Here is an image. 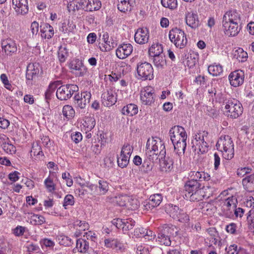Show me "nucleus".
Wrapping results in <instances>:
<instances>
[{"label":"nucleus","instance_id":"obj_4","mask_svg":"<svg viewBox=\"0 0 254 254\" xmlns=\"http://www.w3.org/2000/svg\"><path fill=\"white\" fill-rule=\"evenodd\" d=\"M169 38L175 46L180 49L185 48L187 44V38L184 31L180 28H175L170 30Z\"/></svg>","mask_w":254,"mask_h":254},{"label":"nucleus","instance_id":"obj_28","mask_svg":"<svg viewBox=\"0 0 254 254\" xmlns=\"http://www.w3.org/2000/svg\"><path fill=\"white\" fill-rule=\"evenodd\" d=\"M89 248V243L87 241L82 239H78L76 240V247L73 249V252L85 254L87 252Z\"/></svg>","mask_w":254,"mask_h":254},{"label":"nucleus","instance_id":"obj_13","mask_svg":"<svg viewBox=\"0 0 254 254\" xmlns=\"http://www.w3.org/2000/svg\"><path fill=\"white\" fill-rule=\"evenodd\" d=\"M116 91L113 89H108L102 94V102L103 104L107 107L114 105L117 100Z\"/></svg>","mask_w":254,"mask_h":254},{"label":"nucleus","instance_id":"obj_14","mask_svg":"<svg viewBox=\"0 0 254 254\" xmlns=\"http://www.w3.org/2000/svg\"><path fill=\"white\" fill-rule=\"evenodd\" d=\"M244 78V72L241 70H237L232 72L229 75L230 84L236 87L243 84Z\"/></svg>","mask_w":254,"mask_h":254},{"label":"nucleus","instance_id":"obj_58","mask_svg":"<svg viewBox=\"0 0 254 254\" xmlns=\"http://www.w3.org/2000/svg\"><path fill=\"white\" fill-rule=\"evenodd\" d=\"M44 184L49 192H52L56 190L55 185L53 180L50 177L45 180Z\"/></svg>","mask_w":254,"mask_h":254},{"label":"nucleus","instance_id":"obj_49","mask_svg":"<svg viewBox=\"0 0 254 254\" xmlns=\"http://www.w3.org/2000/svg\"><path fill=\"white\" fill-rule=\"evenodd\" d=\"M68 56V50L65 47L61 46L58 51V57L60 62L64 63L65 61Z\"/></svg>","mask_w":254,"mask_h":254},{"label":"nucleus","instance_id":"obj_29","mask_svg":"<svg viewBox=\"0 0 254 254\" xmlns=\"http://www.w3.org/2000/svg\"><path fill=\"white\" fill-rule=\"evenodd\" d=\"M204 196V191L199 189L194 192L189 194V193H185L184 197L190 201H199L203 199Z\"/></svg>","mask_w":254,"mask_h":254},{"label":"nucleus","instance_id":"obj_10","mask_svg":"<svg viewBox=\"0 0 254 254\" xmlns=\"http://www.w3.org/2000/svg\"><path fill=\"white\" fill-rule=\"evenodd\" d=\"M169 136L172 143L187 140V135L184 127L179 126L172 127L169 131Z\"/></svg>","mask_w":254,"mask_h":254},{"label":"nucleus","instance_id":"obj_64","mask_svg":"<svg viewBox=\"0 0 254 254\" xmlns=\"http://www.w3.org/2000/svg\"><path fill=\"white\" fill-rule=\"evenodd\" d=\"M132 151V147L129 144H127L123 146L121 153L122 154H125V155L128 156L130 157Z\"/></svg>","mask_w":254,"mask_h":254},{"label":"nucleus","instance_id":"obj_24","mask_svg":"<svg viewBox=\"0 0 254 254\" xmlns=\"http://www.w3.org/2000/svg\"><path fill=\"white\" fill-rule=\"evenodd\" d=\"M241 20V14L236 10L232 9L226 12L223 17V21L228 22H239Z\"/></svg>","mask_w":254,"mask_h":254},{"label":"nucleus","instance_id":"obj_54","mask_svg":"<svg viewBox=\"0 0 254 254\" xmlns=\"http://www.w3.org/2000/svg\"><path fill=\"white\" fill-rule=\"evenodd\" d=\"M2 148L7 153L13 154L16 152L15 147L9 142L3 143Z\"/></svg>","mask_w":254,"mask_h":254},{"label":"nucleus","instance_id":"obj_7","mask_svg":"<svg viewBox=\"0 0 254 254\" xmlns=\"http://www.w3.org/2000/svg\"><path fill=\"white\" fill-rule=\"evenodd\" d=\"M137 72L139 78L142 80H150L154 78L152 66L147 62L138 63L137 65Z\"/></svg>","mask_w":254,"mask_h":254},{"label":"nucleus","instance_id":"obj_23","mask_svg":"<svg viewBox=\"0 0 254 254\" xmlns=\"http://www.w3.org/2000/svg\"><path fill=\"white\" fill-rule=\"evenodd\" d=\"M80 4L85 6L86 11H93L99 10L101 7V2L99 0H83Z\"/></svg>","mask_w":254,"mask_h":254},{"label":"nucleus","instance_id":"obj_32","mask_svg":"<svg viewBox=\"0 0 254 254\" xmlns=\"http://www.w3.org/2000/svg\"><path fill=\"white\" fill-rule=\"evenodd\" d=\"M41 36L45 38L50 39L54 34L53 27L48 23H45L41 26Z\"/></svg>","mask_w":254,"mask_h":254},{"label":"nucleus","instance_id":"obj_34","mask_svg":"<svg viewBox=\"0 0 254 254\" xmlns=\"http://www.w3.org/2000/svg\"><path fill=\"white\" fill-rule=\"evenodd\" d=\"M61 84L60 81H56L53 83H51L49 85L48 88L47 89L45 93V99L47 103H49V101L51 99L52 95L54 93L55 90L60 86Z\"/></svg>","mask_w":254,"mask_h":254},{"label":"nucleus","instance_id":"obj_6","mask_svg":"<svg viewBox=\"0 0 254 254\" xmlns=\"http://www.w3.org/2000/svg\"><path fill=\"white\" fill-rule=\"evenodd\" d=\"M57 89V97L63 101L70 98L73 93L78 90V87L75 84H68L58 87Z\"/></svg>","mask_w":254,"mask_h":254},{"label":"nucleus","instance_id":"obj_41","mask_svg":"<svg viewBox=\"0 0 254 254\" xmlns=\"http://www.w3.org/2000/svg\"><path fill=\"white\" fill-rule=\"evenodd\" d=\"M243 186L249 191L254 190V173L243 179Z\"/></svg>","mask_w":254,"mask_h":254},{"label":"nucleus","instance_id":"obj_36","mask_svg":"<svg viewBox=\"0 0 254 254\" xmlns=\"http://www.w3.org/2000/svg\"><path fill=\"white\" fill-rule=\"evenodd\" d=\"M166 211L171 217L174 219H177L180 217L181 211L182 209L175 205L169 204L166 206Z\"/></svg>","mask_w":254,"mask_h":254},{"label":"nucleus","instance_id":"obj_52","mask_svg":"<svg viewBox=\"0 0 254 254\" xmlns=\"http://www.w3.org/2000/svg\"><path fill=\"white\" fill-rule=\"evenodd\" d=\"M162 5L170 9H174L177 8L178 3L177 0H161Z\"/></svg>","mask_w":254,"mask_h":254},{"label":"nucleus","instance_id":"obj_27","mask_svg":"<svg viewBox=\"0 0 254 254\" xmlns=\"http://www.w3.org/2000/svg\"><path fill=\"white\" fill-rule=\"evenodd\" d=\"M164 158L160 161V169L162 172H171L174 168V161L172 158L169 156H166L165 155L163 156Z\"/></svg>","mask_w":254,"mask_h":254},{"label":"nucleus","instance_id":"obj_62","mask_svg":"<svg viewBox=\"0 0 254 254\" xmlns=\"http://www.w3.org/2000/svg\"><path fill=\"white\" fill-rule=\"evenodd\" d=\"M197 60L194 54H190L188 55L186 59V64L190 68L195 65Z\"/></svg>","mask_w":254,"mask_h":254},{"label":"nucleus","instance_id":"obj_51","mask_svg":"<svg viewBox=\"0 0 254 254\" xmlns=\"http://www.w3.org/2000/svg\"><path fill=\"white\" fill-rule=\"evenodd\" d=\"M130 157L121 153L120 156L118 158V164L119 167L123 168L126 167L129 163Z\"/></svg>","mask_w":254,"mask_h":254},{"label":"nucleus","instance_id":"obj_55","mask_svg":"<svg viewBox=\"0 0 254 254\" xmlns=\"http://www.w3.org/2000/svg\"><path fill=\"white\" fill-rule=\"evenodd\" d=\"M247 220L250 229L253 231L254 233V209H252L249 211L247 216Z\"/></svg>","mask_w":254,"mask_h":254},{"label":"nucleus","instance_id":"obj_21","mask_svg":"<svg viewBox=\"0 0 254 254\" xmlns=\"http://www.w3.org/2000/svg\"><path fill=\"white\" fill-rule=\"evenodd\" d=\"M69 68L75 71L74 73L78 76H83L87 71L85 66L84 65L82 61L79 59H76L71 62L69 64Z\"/></svg>","mask_w":254,"mask_h":254},{"label":"nucleus","instance_id":"obj_5","mask_svg":"<svg viewBox=\"0 0 254 254\" xmlns=\"http://www.w3.org/2000/svg\"><path fill=\"white\" fill-rule=\"evenodd\" d=\"M91 93L89 90H81L80 93L76 94L74 96L73 104L77 110H84L89 105Z\"/></svg>","mask_w":254,"mask_h":254},{"label":"nucleus","instance_id":"obj_12","mask_svg":"<svg viewBox=\"0 0 254 254\" xmlns=\"http://www.w3.org/2000/svg\"><path fill=\"white\" fill-rule=\"evenodd\" d=\"M112 224L117 228H122L124 233L132 229L134 226L135 222L131 218L114 219Z\"/></svg>","mask_w":254,"mask_h":254},{"label":"nucleus","instance_id":"obj_45","mask_svg":"<svg viewBox=\"0 0 254 254\" xmlns=\"http://www.w3.org/2000/svg\"><path fill=\"white\" fill-rule=\"evenodd\" d=\"M95 124L96 122L94 117H85L82 124L83 126L86 128L87 131L91 130L93 129L94 127Z\"/></svg>","mask_w":254,"mask_h":254},{"label":"nucleus","instance_id":"obj_1","mask_svg":"<svg viewBox=\"0 0 254 254\" xmlns=\"http://www.w3.org/2000/svg\"><path fill=\"white\" fill-rule=\"evenodd\" d=\"M216 147L225 159L230 160L234 155V143L229 135L221 136L217 141Z\"/></svg>","mask_w":254,"mask_h":254},{"label":"nucleus","instance_id":"obj_63","mask_svg":"<svg viewBox=\"0 0 254 254\" xmlns=\"http://www.w3.org/2000/svg\"><path fill=\"white\" fill-rule=\"evenodd\" d=\"M206 231L208 235L212 237V242L216 244L217 241L216 237L218 235L216 229L213 227L209 228L207 229Z\"/></svg>","mask_w":254,"mask_h":254},{"label":"nucleus","instance_id":"obj_31","mask_svg":"<svg viewBox=\"0 0 254 254\" xmlns=\"http://www.w3.org/2000/svg\"><path fill=\"white\" fill-rule=\"evenodd\" d=\"M184 187L185 193H189L190 194L200 189V184L197 181L190 180L186 182Z\"/></svg>","mask_w":254,"mask_h":254},{"label":"nucleus","instance_id":"obj_35","mask_svg":"<svg viewBox=\"0 0 254 254\" xmlns=\"http://www.w3.org/2000/svg\"><path fill=\"white\" fill-rule=\"evenodd\" d=\"M122 113L124 115L132 116L138 113V107L134 104H129L123 107Z\"/></svg>","mask_w":254,"mask_h":254},{"label":"nucleus","instance_id":"obj_43","mask_svg":"<svg viewBox=\"0 0 254 254\" xmlns=\"http://www.w3.org/2000/svg\"><path fill=\"white\" fill-rule=\"evenodd\" d=\"M56 240L60 245L65 247H69L73 244V241L70 238L63 234L58 235Z\"/></svg>","mask_w":254,"mask_h":254},{"label":"nucleus","instance_id":"obj_11","mask_svg":"<svg viewBox=\"0 0 254 254\" xmlns=\"http://www.w3.org/2000/svg\"><path fill=\"white\" fill-rule=\"evenodd\" d=\"M140 98L143 104L151 105L155 102V95L154 89L151 86L144 87L141 90Z\"/></svg>","mask_w":254,"mask_h":254},{"label":"nucleus","instance_id":"obj_3","mask_svg":"<svg viewBox=\"0 0 254 254\" xmlns=\"http://www.w3.org/2000/svg\"><path fill=\"white\" fill-rule=\"evenodd\" d=\"M225 114L228 117L236 119L242 115L243 107L237 100L232 98L228 100L225 103Z\"/></svg>","mask_w":254,"mask_h":254},{"label":"nucleus","instance_id":"obj_16","mask_svg":"<svg viewBox=\"0 0 254 254\" xmlns=\"http://www.w3.org/2000/svg\"><path fill=\"white\" fill-rule=\"evenodd\" d=\"M12 4L17 14L25 15L28 12V0H12Z\"/></svg>","mask_w":254,"mask_h":254},{"label":"nucleus","instance_id":"obj_48","mask_svg":"<svg viewBox=\"0 0 254 254\" xmlns=\"http://www.w3.org/2000/svg\"><path fill=\"white\" fill-rule=\"evenodd\" d=\"M63 115L67 119H70L74 116L75 111L72 106L65 105L63 108Z\"/></svg>","mask_w":254,"mask_h":254},{"label":"nucleus","instance_id":"obj_8","mask_svg":"<svg viewBox=\"0 0 254 254\" xmlns=\"http://www.w3.org/2000/svg\"><path fill=\"white\" fill-rule=\"evenodd\" d=\"M146 150L153 151L156 153H159L160 159L166 155L165 146L164 143L158 137L148 139L146 143Z\"/></svg>","mask_w":254,"mask_h":254},{"label":"nucleus","instance_id":"obj_30","mask_svg":"<svg viewBox=\"0 0 254 254\" xmlns=\"http://www.w3.org/2000/svg\"><path fill=\"white\" fill-rule=\"evenodd\" d=\"M118 8L123 12L131 10L135 3V0H118Z\"/></svg>","mask_w":254,"mask_h":254},{"label":"nucleus","instance_id":"obj_57","mask_svg":"<svg viewBox=\"0 0 254 254\" xmlns=\"http://www.w3.org/2000/svg\"><path fill=\"white\" fill-rule=\"evenodd\" d=\"M116 202L121 206H126L127 200L129 199V196L126 195H120L115 197Z\"/></svg>","mask_w":254,"mask_h":254},{"label":"nucleus","instance_id":"obj_22","mask_svg":"<svg viewBox=\"0 0 254 254\" xmlns=\"http://www.w3.org/2000/svg\"><path fill=\"white\" fill-rule=\"evenodd\" d=\"M132 50L133 47L130 44H123L119 46L116 53L118 58L124 59L132 53Z\"/></svg>","mask_w":254,"mask_h":254},{"label":"nucleus","instance_id":"obj_56","mask_svg":"<svg viewBox=\"0 0 254 254\" xmlns=\"http://www.w3.org/2000/svg\"><path fill=\"white\" fill-rule=\"evenodd\" d=\"M153 163L148 160L145 159L142 163L141 171L145 173H148L152 170Z\"/></svg>","mask_w":254,"mask_h":254},{"label":"nucleus","instance_id":"obj_33","mask_svg":"<svg viewBox=\"0 0 254 254\" xmlns=\"http://www.w3.org/2000/svg\"><path fill=\"white\" fill-rule=\"evenodd\" d=\"M109 36L107 32H105L103 34L102 39L105 43L104 45L103 44H101V45L99 46V47L101 51H109L112 48L114 47V43L111 42L109 40Z\"/></svg>","mask_w":254,"mask_h":254},{"label":"nucleus","instance_id":"obj_50","mask_svg":"<svg viewBox=\"0 0 254 254\" xmlns=\"http://www.w3.org/2000/svg\"><path fill=\"white\" fill-rule=\"evenodd\" d=\"M73 226L75 228L78 229L79 231H85L89 228V225L87 222L85 221L79 220H75L73 223Z\"/></svg>","mask_w":254,"mask_h":254},{"label":"nucleus","instance_id":"obj_59","mask_svg":"<svg viewBox=\"0 0 254 254\" xmlns=\"http://www.w3.org/2000/svg\"><path fill=\"white\" fill-rule=\"evenodd\" d=\"M33 155L34 156H39L43 155V152L40 145L38 143H33L31 150V155Z\"/></svg>","mask_w":254,"mask_h":254},{"label":"nucleus","instance_id":"obj_9","mask_svg":"<svg viewBox=\"0 0 254 254\" xmlns=\"http://www.w3.org/2000/svg\"><path fill=\"white\" fill-rule=\"evenodd\" d=\"M237 200L236 197L231 196L226 199L221 206V213L227 218H231L234 216L235 208H236Z\"/></svg>","mask_w":254,"mask_h":254},{"label":"nucleus","instance_id":"obj_40","mask_svg":"<svg viewBox=\"0 0 254 254\" xmlns=\"http://www.w3.org/2000/svg\"><path fill=\"white\" fill-rule=\"evenodd\" d=\"M187 140H182L180 141L172 143L174 145L175 151L179 155L184 154L187 147Z\"/></svg>","mask_w":254,"mask_h":254},{"label":"nucleus","instance_id":"obj_38","mask_svg":"<svg viewBox=\"0 0 254 254\" xmlns=\"http://www.w3.org/2000/svg\"><path fill=\"white\" fill-rule=\"evenodd\" d=\"M163 52V47L159 43L153 44L149 48L148 53L150 57H155L162 54Z\"/></svg>","mask_w":254,"mask_h":254},{"label":"nucleus","instance_id":"obj_26","mask_svg":"<svg viewBox=\"0 0 254 254\" xmlns=\"http://www.w3.org/2000/svg\"><path fill=\"white\" fill-rule=\"evenodd\" d=\"M134 236L137 238L143 237L149 241L154 239L155 236L152 231L142 227L136 228L134 231Z\"/></svg>","mask_w":254,"mask_h":254},{"label":"nucleus","instance_id":"obj_60","mask_svg":"<svg viewBox=\"0 0 254 254\" xmlns=\"http://www.w3.org/2000/svg\"><path fill=\"white\" fill-rule=\"evenodd\" d=\"M146 160H148V161H150V162L153 163L154 160H156L158 158V156H160L159 153H156L155 151H151V150H146Z\"/></svg>","mask_w":254,"mask_h":254},{"label":"nucleus","instance_id":"obj_20","mask_svg":"<svg viewBox=\"0 0 254 254\" xmlns=\"http://www.w3.org/2000/svg\"><path fill=\"white\" fill-rule=\"evenodd\" d=\"M149 38V31L146 28H138L134 34V40L139 44L147 43Z\"/></svg>","mask_w":254,"mask_h":254},{"label":"nucleus","instance_id":"obj_19","mask_svg":"<svg viewBox=\"0 0 254 254\" xmlns=\"http://www.w3.org/2000/svg\"><path fill=\"white\" fill-rule=\"evenodd\" d=\"M162 196L160 193H156L150 196L148 200L143 202V206L146 210L151 209L158 206L162 201Z\"/></svg>","mask_w":254,"mask_h":254},{"label":"nucleus","instance_id":"obj_44","mask_svg":"<svg viewBox=\"0 0 254 254\" xmlns=\"http://www.w3.org/2000/svg\"><path fill=\"white\" fill-rule=\"evenodd\" d=\"M29 220L30 223L33 225H42L46 222L44 217L35 214H31Z\"/></svg>","mask_w":254,"mask_h":254},{"label":"nucleus","instance_id":"obj_42","mask_svg":"<svg viewBox=\"0 0 254 254\" xmlns=\"http://www.w3.org/2000/svg\"><path fill=\"white\" fill-rule=\"evenodd\" d=\"M153 62L154 65L158 68H162L166 64V62L164 54L153 57Z\"/></svg>","mask_w":254,"mask_h":254},{"label":"nucleus","instance_id":"obj_39","mask_svg":"<svg viewBox=\"0 0 254 254\" xmlns=\"http://www.w3.org/2000/svg\"><path fill=\"white\" fill-rule=\"evenodd\" d=\"M233 57L234 58L237 59L239 62L243 63L247 60L248 55L247 53L242 48H239L234 51Z\"/></svg>","mask_w":254,"mask_h":254},{"label":"nucleus","instance_id":"obj_61","mask_svg":"<svg viewBox=\"0 0 254 254\" xmlns=\"http://www.w3.org/2000/svg\"><path fill=\"white\" fill-rule=\"evenodd\" d=\"M74 203V199L73 196L71 194L66 195L64 200L63 206L66 209L68 205H73Z\"/></svg>","mask_w":254,"mask_h":254},{"label":"nucleus","instance_id":"obj_53","mask_svg":"<svg viewBox=\"0 0 254 254\" xmlns=\"http://www.w3.org/2000/svg\"><path fill=\"white\" fill-rule=\"evenodd\" d=\"M139 205V202L136 198L130 197L127 200V207L131 210H135L138 208Z\"/></svg>","mask_w":254,"mask_h":254},{"label":"nucleus","instance_id":"obj_47","mask_svg":"<svg viewBox=\"0 0 254 254\" xmlns=\"http://www.w3.org/2000/svg\"><path fill=\"white\" fill-rule=\"evenodd\" d=\"M98 190L99 195H105L109 190V184L107 181L100 180L98 181Z\"/></svg>","mask_w":254,"mask_h":254},{"label":"nucleus","instance_id":"obj_17","mask_svg":"<svg viewBox=\"0 0 254 254\" xmlns=\"http://www.w3.org/2000/svg\"><path fill=\"white\" fill-rule=\"evenodd\" d=\"M173 229V228L166 226L164 228L163 232L158 234L157 239L161 245H164L166 246L171 245V241L169 234L170 235H173L172 233Z\"/></svg>","mask_w":254,"mask_h":254},{"label":"nucleus","instance_id":"obj_2","mask_svg":"<svg viewBox=\"0 0 254 254\" xmlns=\"http://www.w3.org/2000/svg\"><path fill=\"white\" fill-rule=\"evenodd\" d=\"M208 132L199 131L196 133L191 140L192 148L198 154H203L208 150Z\"/></svg>","mask_w":254,"mask_h":254},{"label":"nucleus","instance_id":"obj_18","mask_svg":"<svg viewBox=\"0 0 254 254\" xmlns=\"http://www.w3.org/2000/svg\"><path fill=\"white\" fill-rule=\"evenodd\" d=\"M1 44L2 50L7 56H11L17 52L16 44L15 41L10 39L2 41Z\"/></svg>","mask_w":254,"mask_h":254},{"label":"nucleus","instance_id":"obj_46","mask_svg":"<svg viewBox=\"0 0 254 254\" xmlns=\"http://www.w3.org/2000/svg\"><path fill=\"white\" fill-rule=\"evenodd\" d=\"M208 71L213 76H218L223 72V68L219 64H211L208 66Z\"/></svg>","mask_w":254,"mask_h":254},{"label":"nucleus","instance_id":"obj_37","mask_svg":"<svg viewBox=\"0 0 254 254\" xmlns=\"http://www.w3.org/2000/svg\"><path fill=\"white\" fill-rule=\"evenodd\" d=\"M75 27L76 26L72 21L67 20L64 21L62 23L59 29L60 31L64 33L68 34L70 32H73Z\"/></svg>","mask_w":254,"mask_h":254},{"label":"nucleus","instance_id":"obj_25","mask_svg":"<svg viewBox=\"0 0 254 254\" xmlns=\"http://www.w3.org/2000/svg\"><path fill=\"white\" fill-rule=\"evenodd\" d=\"M186 22L191 28L195 29L199 25L197 14L193 12H188L186 15Z\"/></svg>","mask_w":254,"mask_h":254},{"label":"nucleus","instance_id":"obj_15","mask_svg":"<svg viewBox=\"0 0 254 254\" xmlns=\"http://www.w3.org/2000/svg\"><path fill=\"white\" fill-rule=\"evenodd\" d=\"M223 28L225 35L229 37H234L239 33L241 28L237 22H228L222 21Z\"/></svg>","mask_w":254,"mask_h":254}]
</instances>
